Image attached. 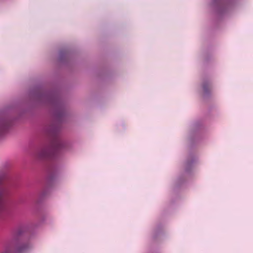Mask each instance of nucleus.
Here are the masks:
<instances>
[{"mask_svg":"<svg viewBox=\"0 0 253 253\" xmlns=\"http://www.w3.org/2000/svg\"><path fill=\"white\" fill-rule=\"evenodd\" d=\"M8 128V124L5 121L0 122V134L4 132Z\"/></svg>","mask_w":253,"mask_h":253,"instance_id":"nucleus-2","label":"nucleus"},{"mask_svg":"<svg viewBox=\"0 0 253 253\" xmlns=\"http://www.w3.org/2000/svg\"><path fill=\"white\" fill-rule=\"evenodd\" d=\"M203 88L204 90L207 92L208 91V89L210 88V85L208 84H205L203 85Z\"/></svg>","mask_w":253,"mask_h":253,"instance_id":"nucleus-4","label":"nucleus"},{"mask_svg":"<svg viewBox=\"0 0 253 253\" xmlns=\"http://www.w3.org/2000/svg\"><path fill=\"white\" fill-rule=\"evenodd\" d=\"M5 193V190L3 187L0 188V210H1L3 207V197Z\"/></svg>","mask_w":253,"mask_h":253,"instance_id":"nucleus-3","label":"nucleus"},{"mask_svg":"<svg viewBox=\"0 0 253 253\" xmlns=\"http://www.w3.org/2000/svg\"><path fill=\"white\" fill-rule=\"evenodd\" d=\"M64 143L57 136H55L52 140L50 150L43 149L40 153V156L42 158H49L54 154L58 150L63 148Z\"/></svg>","mask_w":253,"mask_h":253,"instance_id":"nucleus-1","label":"nucleus"}]
</instances>
